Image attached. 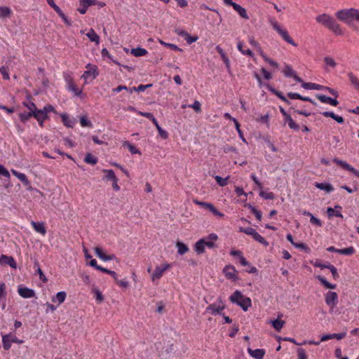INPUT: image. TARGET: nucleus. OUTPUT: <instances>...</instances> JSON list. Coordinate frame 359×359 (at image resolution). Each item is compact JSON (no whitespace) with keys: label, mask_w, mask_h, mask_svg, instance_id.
<instances>
[{"label":"nucleus","mask_w":359,"mask_h":359,"mask_svg":"<svg viewBox=\"0 0 359 359\" xmlns=\"http://www.w3.org/2000/svg\"><path fill=\"white\" fill-rule=\"evenodd\" d=\"M316 20L318 23L321 24L324 27L329 29L336 35H342L343 31L341 26L336 20L329 14L323 13L318 15L316 18Z\"/></svg>","instance_id":"1"},{"label":"nucleus","mask_w":359,"mask_h":359,"mask_svg":"<svg viewBox=\"0 0 359 359\" xmlns=\"http://www.w3.org/2000/svg\"><path fill=\"white\" fill-rule=\"evenodd\" d=\"M335 15L337 19L350 27L353 25V20L359 22V10L354 8L339 10Z\"/></svg>","instance_id":"2"},{"label":"nucleus","mask_w":359,"mask_h":359,"mask_svg":"<svg viewBox=\"0 0 359 359\" xmlns=\"http://www.w3.org/2000/svg\"><path fill=\"white\" fill-rule=\"evenodd\" d=\"M218 238V236L215 233H210L208 237L201 238L198 240L195 245L194 250L197 254H203L205 252V247L212 249L216 247L215 241Z\"/></svg>","instance_id":"3"},{"label":"nucleus","mask_w":359,"mask_h":359,"mask_svg":"<svg viewBox=\"0 0 359 359\" xmlns=\"http://www.w3.org/2000/svg\"><path fill=\"white\" fill-rule=\"evenodd\" d=\"M229 300L238 305L244 311L248 310L252 305L250 298L245 297L239 290H236L229 297Z\"/></svg>","instance_id":"4"},{"label":"nucleus","mask_w":359,"mask_h":359,"mask_svg":"<svg viewBox=\"0 0 359 359\" xmlns=\"http://www.w3.org/2000/svg\"><path fill=\"white\" fill-rule=\"evenodd\" d=\"M269 23L273 27V29L277 32V33L282 37V39L285 41L291 44L293 46H297V44L289 35L287 30L286 29L283 28L275 18H270Z\"/></svg>","instance_id":"5"},{"label":"nucleus","mask_w":359,"mask_h":359,"mask_svg":"<svg viewBox=\"0 0 359 359\" xmlns=\"http://www.w3.org/2000/svg\"><path fill=\"white\" fill-rule=\"evenodd\" d=\"M62 76L66 83V87L67 90L72 92L75 96H80L82 93V89H79L76 86L71 73L68 72H63Z\"/></svg>","instance_id":"6"},{"label":"nucleus","mask_w":359,"mask_h":359,"mask_svg":"<svg viewBox=\"0 0 359 359\" xmlns=\"http://www.w3.org/2000/svg\"><path fill=\"white\" fill-rule=\"evenodd\" d=\"M302 86L304 89L307 90H326L329 92L331 95H334L335 97H337L339 96L338 92L330 87L324 86L320 84L311 83V82H303L302 84Z\"/></svg>","instance_id":"7"},{"label":"nucleus","mask_w":359,"mask_h":359,"mask_svg":"<svg viewBox=\"0 0 359 359\" xmlns=\"http://www.w3.org/2000/svg\"><path fill=\"white\" fill-rule=\"evenodd\" d=\"M225 309V305L221 299H217V303L210 304L205 309V313H209L212 315H224L222 311Z\"/></svg>","instance_id":"8"},{"label":"nucleus","mask_w":359,"mask_h":359,"mask_svg":"<svg viewBox=\"0 0 359 359\" xmlns=\"http://www.w3.org/2000/svg\"><path fill=\"white\" fill-rule=\"evenodd\" d=\"M88 70H86L83 72L81 76V78L86 80V83H88V79H90L91 80L95 79L99 74L97 71V67L95 65L92 66L90 63L88 64L86 67Z\"/></svg>","instance_id":"9"},{"label":"nucleus","mask_w":359,"mask_h":359,"mask_svg":"<svg viewBox=\"0 0 359 359\" xmlns=\"http://www.w3.org/2000/svg\"><path fill=\"white\" fill-rule=\"evenodd\" d=\"M171 267L170 264H163L161 266H156L154 272L151 274V280L154 282L156 280H159L163 273Z\"/></svg>","instance_id":"10"},{"label":"nucleus","mask_w":359,"mask_h":359,"mask_svg":"<svg viewBox=\"0 0 359 359\" xmlns=\"http://www.w3.org/2000/svg\"><path fill=\"white\" fill-rule=\"evenodd\" d=\"M194 202L195 204H196L202 208H207L210 212H211L215 216H217L219 217H223L224 216V215L222 212L218 211L215 208V207L210 203L199 201L197 200H194Z\"/></svg>","instance_id":"11"},{"label":"nucleus","mask_w":359,"mask_h":359,"mask_svg":"<svg viewBox=\"0 0 359 359\" xmlns=\"http://www.w3.org/2000/svg\"><path fill=\"white\" fill-rule=\"evenodd\" d=\"M333 162H334L337 165H339L343 169L351 172V173H353L354 175L359 178V171L355 169L353 167H352L347 162L340 160L337 158H334L333 159Z\"/></svg>","instance_id":"12"},{"label":"nucleus","mask_w":359,"mask_h":359,"mask_svg":"<svg viewBox=\"0 0 359 359\" xmlns=\"http://www.w3.org/2000/svg\"><path fill=\"white\" fill-rule=\"evenodd\" d=\"M223 273L225 277L229 280H236L238 279L237 276V271L234 266L226 265L223 269Z\"/></svg>","instance_id":"13"},{"label":"nucleus","mask_w":359,"mask_h":359,"mask_svg":"<svg viewBox=\"0 0 359 359\" xmlns=\"http://www.w3.org/2000/svg\"><path fill=\"white\" fill-rule=\"evenodd\" d=\"M97 3V0H80L77 11L81 14H85L90 6L96 5Z\"/></svg>","instance_id":"14"},{"label":"nucleus","mask_w":359,"mask_h":359,"mask_svg":"<svg viewBox=\"0 0 359 359\" xmlns=\"http://www.w3.org/2000/svg\"><path fill=\"white\" fill-rule=\"evenodd\" d=\"M325 302L331 308H334L338 303V295L335 292H328L325 294Z\"/></svg>","instance_id":"15"},{"label":"nucleus","mask_w":359,"mask_h":359,"mask_svg":"<svg viewBox=\"0 0 359 359\" xmlns=\"http://www.w3.org/2000/svg\"><path fill=\"white\" fill-rule=\"evenodd\" d=\"M283 73L285 76L292 77L298 83H301L302 84L304 82L303 80L297 75L290 65H286L285 69L283 70Z\"/></svg>","instance_id":"16"},{"label":"nucleus","mask_w":359,"mask_h":359,"mask_svg":"<svg viewBox=\"0 0 359 359\" xmlns=\"http://www.w3.org/2000/svg\"><path fill=\"white\" fill-rule=\"evenodd\" d=\"M18 292L20 297L25 299L35 297L34 290L27 287L19 286Z\"/></svg>","instance_id":"17"},{"label":"nucleus","mask_w":359,"mask_h":359,"mask_svg":"<svg viewBox=\"0 0 359 359\" xmlns=\"http://www.w3.org/2000/svg\"><path fill=\"white\" fill-rule=\"evenodd\" d=\"M247 351L249 355L255 359H263L266 353L265 350L262 348H257L253 350L249 347L248 348Z\"/></svg>","instance_id":"18"},{"label":"nucleus","mask_w":359,"mask_h":359,"mask_svg":"<svg viewBox=\"0 0 359 359\" xmlns=\"http://www.w3.org/2000/svg\"><path fill=\"white\" fill-rule=\"evenodd\" d=\"M0 264L8 265L15 269L17 268V264L14 258L5 255H1L0 257Z\"/></svg>","instance_id":"19"},{"label":"nucleus","mask_w":359,"mask_h":359,"mask_svg":"<svg viewBox=\"0 0 359 359\" xmlns=\"http://www.w3.org/2000/svg\"><path fill=\"white\" fill-rule=\"evenodd\" d=\"M316 97L318 100H320L322 103L329 104L332 106H337L339 104V102L337 100V97L332 98L330 97H327L325 95H316Z\"/></svg>","instance_id":"20"},{"label":"nucleus","mask_w":359,"mask_h":359,"mask_svg":"<svg viewBox=\"0 0 359 359\" xmlns=\"http://www.w3.org/2000/svg\"><path fill=\"white\" fill-rule=\"evenodd\" d=\"M94 251H95V255L100 259H101L102 260H103L104 262L113 260L116 258L115 255H105L102 249L99 247L95 248Z\"/></svg>","instance_id":"21"},{"label":"nucleus","mask_w":359,"mask_h":359,"mask_svg":"<svg viewBox=\"0 0 359 359\" xmlns=\"http://www.w3.org/2000/svg\"><path fill=\"white\" fill-rule=\"evenodd\" d=\"M31 225L36 232L41 233L43 236L46 235V229L44 222L32 221Z\"/></svg>","instance_id":"22"},{"label":"nucleus","mask_w":359,"mask_h":359,"mask_svg":"<svg viewBox=\"0 0 359 359\" xmlns=\"http://www.w3.org/2000/svg\"><path fill=\"white\" fill-rule=\"evenodd\" d=\"M341 209L342 208L340 205H337L334 206V208H332L331 207L327 208V212L329 217L335 216L337 217L342 218L343 215L341 212Z\"/></svg>","instance_id":"23"},{"label":"nucleus","mask_w":359,"mask_h":359,"mask_svg":"<svg viewBox=\"0 0 359 359\" xmlns=\"http://www.w3.org/2000/svg\"><path fill=\"white\" fill-rule=\"evenodd\" d=\"M230 255L233 257H236L239 258L240 263L242 266H249V262L246 260V259L243 257V253L241 250H231L230 251Z\"/></svg>","instance_id":"24"},{"label":"nucleus","mask_w":359,"mask_h":359,"mask_svg":"<svg viewBox=\"0 0 359 359\" xmlns=\"http://www.w3.org/2000/svg\"><path fill=\"white\" fill-rule=\"evenodd\" d=\"M67 297V293L65 291L58 292L55 296H53L51 299L52 302L57 303V305H60L62 304Z\"/></svg>","instance_id":"25"},{"label":"nucleus","mask_w":359,"mask_h":359,"mask_svg":"<svg viewBox=\"0 0 359 359\" xmlns=\"http://www.w3.org/2000/svg\"><path fill=\"white\" fill-rule=\"evenodd\" d=\"M321 114L325 117H330L334 121H336L338 123H344V119L342 116L335 114L333 111H323L321 112Z\"/></svg>","instance_id":"26"},{"label":"nucleus","mask_w":359,"mask_h":359,"mask_svg":"<svg viewBox=\"0 0 359 359\" xmlns=\"http://www.w3.org/2000/svg\"><path fill=\"white\" fill-rule=\"evenodd\" d=\"M11 172L19 180H20L25 185H29L30 182L28 180L25 174L19 172L17 170L12 169Z\"/></svg>","instance_id":"27"},{"label":"nucleus","mask_w":359,"mask_h":359,"mask_svg":"<svg viewBox=\"0 0 359 359\" xmlns=\"http://www.w3.org/2000/svg\"><path fill=\"white\" fill-rule=\"evenodd\" d=\"M315 187L320 190H324L327 193H330L334 190L333 186L330 183L316 182Z\"/></svg>","instance_id":"28"},{"label":"nucleus","mask_w":359,"mask_h":359,"mask_svg":"<svg viewBox=\"0 0 359 359\" xmlns=\"http://www.w3.org/2000/svg\"><path fill=\"white\" fill-rule=\"evenodd\" d=\"M60 117L62 118V121L63 124L67 128H72L74 125V121L71 119L69 115L66 113H62L60 114Z\"/></svg>","instance_id":"29"},{"label":"nucleus","mask_w":359,"mask_h":359,"mask_svg":"<svg viewBox=\"0 0 359 359\" xmlns=\"http://www.w3.org/2000/svg\"><path fill=\"white\" fill-rule=\"evenodd\" d=\"M33 117L36 121H45L48 118V116L41 109H36L35 111H32Z\"/></svg>","instance_id":"30"},{"label":"nucleus","mask_w":359,"mask_h":359,"mask_svg":"<svg viewBox=\"0 0 359 359\" xmlns=\"http://www.w3.org/2000/svg\"><path fill=\"white\" fill-rule=\"evenodd\" d=\"M233 9L238 13V14L243 18L245 19V20H248L249 19V16L247 13V11L245 10V8H244L243 7H242L241 5L239 4H236V5H233Z\"/></svg>","instance_id":"31"},{"label":"nucleus","mask_w":359,"mask_h":359,"mask_svg":"<svg viewBox=\"0 0 359 359\" xmlns=\"http://www.w3.org/2000/svg\"><path fill=\"white\" fill-rule=\"evenodd\" d=\"M86 36L90 41L95 42L96 44L100 43V36L93 29H90Z\"/></svg>","instance_id":"32"},{"label":"nucleus","mask_w":359,"mask_h":359,"mask_svg":"<svg viewBox=\"0 0 359 359\" xmlns=\"http://www.w3.org/2000/svg\"><path fill=\"white\" fill-rule=\"evenodd\" d=\"M154 126H156L158 132V134L164 140H166L168 137V133L167 131H165V130H163L158 124L156 118H154L153 120V122H152Z\"/></svg>","instance_id":"33"},{"label":"nucleus","mask_w":359,"mask_h":359,"mask_svg":"<svg viewBox=\"0 0 359 359\" xmlns=\"http://www.w3.org/2000/svg\"><path fill=\"white\" fill-rule=\"evenodd\" d=\"M12 14L11 9L8 6H0V18H10Z\"/></svg>","instance_id":"34"},{"label":"nucleus","mask_w":359,"mask_h":359,"mask_svg":"<svg viewBox=\"0 0 359 359\" xmlns=\"http://www.w3.org/2000/svg\"><path fill=\"white\" fill-rule=\"evenodd\" d=\"M303 215L310 217V222L311 224H314L316 226H322L321 221L318 218H317L315 216H313L311 212H307V211H304L303 212Z\"/></svg>","instance_id":"35"},{"label":"nucleus","mask_w":359,"mask_h":359,"mask_svg":"<svg viewBox=\"0 0 359 359\" xmlns=\"http://www.w3.org/2000/svg\"><path fill=\"white\" fill-rule=\"evenodd\" d=\"M148 53L147 50L143 48L137 47L131 50V54L135 57H140L146 55Z\"/></svg>","instance_id":"36"},{"label":"nucleus","mask_w":359,"mask_h":359,"mask_svg":"<svg viewBox=\"0 0 359 359\" xmlns=\"http://www.w3.org/2000/svg\"><path fill=\"white\" fill-rule=\"evenodd\" d=\"M243 43L241 41H238L237 43V48H238V50L243 55H248L250 57H252L254 55V53L251 50H250V49L245 50V48H243Z\"/></svg>","instance_id":"37"},{"label":"nucleus","mask_w":359,"mask_h":359,"mask_svg":"<svg viewBox=\"0 0 359 359\" xmlns=\"http://www.w3.org/2000/svg\"><path fill=\"white\" fill-rule=\"evenodd\" d=\"M176 246L177 248V253L179 255H182L189 250V248L187 247V245L182 242L178 241L176 244Z\"/></svg>","instance_id":"38"},{"label":"nucleus","mask_w":359,"mask_h":359,"mask_svg":"<svg viewBox=\"0 0 359 359\" xmlns=\"http://www.w3.org/2000/svg\"><path fill=\"white\" fill-rule=\"evenodd\" d=\"M102 172L106 174L104 177L106 180L112 182L114 180L117 178L113 170L104 169Z\"/></svg>","instance_id":"39"},{"label":"nucleus","mask_w":359,"mask_h":359,"mask_svg":"<svg viewBox=\"0 0 359 359\" xmlns=\"http://www.w3.org/2000/svg\"><path fill=\"white\" fill-rule=\"evenodd\" d=\"M317 279L326 288L328 289H334L336 287L335 284H332L329 283L324 277L320 276H316Z\"/></svg>","instance_id":"40"},{"label":"nucleus","mask_w":359,"mask_h":359,"mask_svg":"<svg viewBox=\"0 0 359 359\" xmlns=\"http://www.w3.org/2000/svg\"><path fill=\"white\" fill-rule=\"evenodd\" d=\"M317 279L326 288L328 289H334L336 287L335 284H332L329 283L324 277L320 276H316Z\"/></svg>","instance_id":"41"},{"label":"nucleus","mask_w":359,"mask_h":359,"mask_svg":"<svg viewBox=\"0 0 359 359\" xmlns=\"http://www.w3.org/2000/svg\"><path fill=\"white\" fill-rule=\"evenodd\" d=\"M84 162L88 164L95 165L97 163V158L90 153H88L84 158Z\"/></svg>","instance_id":"42"},{"label":"nucleus","mask_w":359,"mask_h":359,"mask_svg":"<svg viewBox=\"0 0 359 359\" xmlns=\"http://www.w3.org/2000/svg\"><path fill=\"white\" fill-rule=\"evenodd\" d=\"M123 145L124 147H127L130 152L133 154H140V151L133 144H130V142L125 141L123 143Z\"/></svg>","instance_id":"43"},{"label":"nucleus","mask_w":359,"mask_h":359,"mask_svg":"<svg viewBox=\"0 0 359 359\" xmlns=\"http://www.w3.org/2000/svg\"><path fill=\"white\" fill-rule=\"evenodd\" d=\"M239 231L243 232L247 235H250L252 238H254V236H256V234L257 233V231L252 227H247V228L240 227Z\"/></svg>","instance_id":"44"},{"label":"nucleus","mask_w":359,"mask_h":359,"mask_svg":"<svg viewBox=\"0 0 359 359\" xmlns=\"http://www.w3.org/2000/svg\"><path fill=\"white\" fill-rule=\"evenodd\" d=\"M271 324H272V326L273 327V328L276 331L279 332L283 328V327L285 324V321L282 320H279V319H276V320L271 321Z\"/></svg>","instance_id":"45"},{"label":"nucleus","mask_w":359,"mask_h":359,"mask_svg":"<svg viewBox=\"0 0 359 359\" xmlns=\"http://www.w3.org/2000/svg\"><path fill=\"white\" fill-rule=\"evenodd\" d=\"M355 252V250L353 246H350L346 248L339 249V254L350 256Z\"/></svg>","instance_id":"46"},{"label":"nucleus","mask_w":359,"mask_h":359,"mask_svg":"<svg viewBox=\"0 0 359 359\" xmlns=\"http://www.w3.org/2000/svg\"><path fill=\"white\" fill-rule=\"evenodd\" d=\"M269 90L286 104H290V102L280 92L276 90V89L271 87L269 88Z\"/></svg>","instance_id":"47"},{"label":"nucleus","mask_w":359,"mask_h":359,"mask_svg":"<svg viewBox=\"0 0 359 359\" xmlns=\"http://www.w3.org/2000/svg\"><path fill=\"white\" fill-rule=\"evenodd\" d=\"M214 178L220 187H225L226 185L228 184V180L229 178V176L223 178L219 175H215L214 176Z\"/></svg>","instance_id":"48"},{"label":"nucleus","mask_w":359,"mask_h":359,"mask_svg":"<svg viewBox=\"0 0 359 359\" xmlns=\"http://www.w3.org/2000/svg\"><path fill=\"white\" fill-rule=\"evenodd\" d=\"M158 42L164 46L165 47H168V48H171L172 50H175V51H182V50L181 48H180L177 45L175 44H173V43H166L165 41H163V40L161 39H158Z\"/></svg>","instance_id":"49"},{"label":"nucleus","mask_w":359,"mask_h":359,"mask_svg":"<svg viewBox=\"0 0 359 359\" xmlns=\"http://www.w3.org/2000/svg\"><path fill=\"white\" fill-rule=\"evenodd\" d=\"M34 267H36V269H37L36 271H37L38 274L39 275V278L43 283H46L47 281V278H46V276L44 275L43 272L42 271V270L41 269L39 263L36 261L34 263Z\"/></svg>","instance_id":"50"},{"label":"nucleus","mask_w":359,"mask_h":359,"mask_svg":"<svg viewBox=\"0 0 359 359\" xmlns=\"http://www.w3.org/2000/svg\"><path fill=\"white\" fill-rule=\"evenodd\" d=\"M258 243L262 244L265 247H267L269 245V242L266 241V239L262 237L258 232L257 233L256 236L253 238Z\"/></svg>","instance_id":"51"},{"label":"nucleus","mask_w":359,"mask_h":359,"mask_svg":"<svg viewBox=\"0 0 359 359\" xmlns=\"http://www.w3.org/2000/svg\"><path fill=\"white\" fill-rule=\"evenodd\" d=\"M324 62L327 66L331 67L332 68H334L337 66V62L332 57L326 56L324 58Z\"/></svg>","instance_id":"52"},{"label":"nucleus","mask_w":359,"mask_h":359,"mask_svg":"<svg viewBox=\"0 0 359 359\" xmlns=\"http://www.w3.org/2000/svg\"><path fill=\"white\" fill-rule=\"evenodd\" d=\"M348 79H349L350 81L351 82V83L353 85H354V86L355 88L359 89V80H358V79L353 73H349L348 74Z\"/></svg>","instance_id":"53"},{"label":"nucleus","mask_w":359,"mask_h":359,"mask_svg":"<svg viewBox=\"0 0 359 359\" xmlns=\"http://www.w3.org/2000/svg\"><path fill=\"white\" fill-rule=\"evenodd\" d=\"M32 116H33V114L32 112H23L20 113L19 114V118L20 121L23 123H25L27 121H28Z\"/></svg>","instance_id":"54"},{"label":"nucleus","mask_w":359,"mask_h":359,"mask_svg":"<svg viewBox=\"0 0 359 359\" xmlns=\"http://www.w3.org/2000/svg\"><path fill=\"white\" fill-rule=\"evenodd\" d=\"M262 57L264 59V60L265 62H266L267 63H269L271 67H273L274 68H278L279 67V65H278V62H276V61H274L272 59L269 58L266 55H265L264 54H262Z\"/></svg>","instance_id":"55"},{"label":"nucleus","mask_w":359,"mask_h":359,"mask_svg":"<svg viewBox=\"0 0 359 359\" xmlns=\"http://www.w3.org/2000/svg\"><path fill=\"white\" fill-rule=\"evenodd\" d=\"M0 74L2 75L4 80H9L10 75L8 73V69L6 67L2 66L0 67Z\"/></svg>","instance_id":"56"},{"label":"nucleus","mask_w":359,"mask_h":359,"mask_svg":"<svg viewBox=\"0 0 359 359\" xmlns=\"http://www.w3.org/2000/svg\"><path fill=\"white\" fill-rule=\"evenodd\" d=\"M101 54H102V57H105V56L107 57L108 58H109L111 60V62H113L116 65H120L118 62V61H116L112 58V56L109 54L108 50L106 48H104L102 49Z\"/></svg>","instance_id":"57"},{"label":"nucleus","mask_w":359,"mask_h":359,"mask_svg":"<svg viewBox=\"0 0 359 359\" xmlns=\"http://www.w3.org/2000/svg\"><path fill=\"white\" fill-rule=\"evenodd\" d=\"M22 104L27 107L30 112L35 111L38 109L36 104L32 102H24Z\"/></svg>","instance_id":"58"},{"label":"nucleus","mask_w":359,"mask_h":359,"mask_svg":"<svg viewBox=\"0 0 359 359\" xmlns=\"http://www.w3.org/2000/svg\"><path fill=\"white\" fill-rule=\"evenodd\" d=\"M188 107L194 109L197 113L201 111V104L198 100H195L192 104H189Z\"/></svg>","instance_id":"59"},{"label":"nucleus","mask_w":359,"mask_h":359,"mask_svg":"<svg viewBox=\"0 0 359 359\" xmlns=\"http://www.w3.org/2000/svg\"><path fill=\"white\" fill-rule=\"evenodd\" d=\"M298 359H308V356L305 349L299 348L297 350Z\"/></svg>","instance_id":"60"},{"label":"nucleus","mask_w":359,"mask_h":359,"mask_svg":"<svg viewBox=\"0 0 359 359\" xmlns=\"http://www.w3.org/2000/svg\"><path fill=\"white\" fill-rule=\"evenodd\" d=\"M3 346L5 350H8L11 346V341L8 339V336H4L2 339Z\"/></svg>","instance_id":"61"},{"label":"nucleus","mask_w":359,"mask_h":359,"mask_svg":"<svg viewBox=\"0 0 359 359\" xmlns=\"http://www.w3.org/2000/svg\"><path fill=\"white\" fill-rule=\"evenodd\" d=\"M6 284L4 283H0V301L2 299H5L7 294L6 290Z\"/></svg>","instance_id":"62"},{"label":"nucleus","mask_w":359,"mask_h":359,"mask_svg":"<svg viewBox=\"0 0 359 359\" xmlns=\"http://www.w3.org/2000/svg\"><path fill=\"white\" fill-rule=\"evenodd\" d=\"M0 176L9 179L11 175L8 170L1 164H0Z\"/></svg>","instance_id":"63"},{"label":"nucleus","mask_w":359,"mask_h":359,"mask_svg":"<svg viewBox=\"0 0 359 359\" xmlns=\"http://www.w3.org/2000/svg\"><path fill=\"white\" fill-rule=\"evenodd\" d=\"M80 123L82 127H91V122L85 116L81 117Z\"/></svg>","instance_id":"64"}]
</instances>
